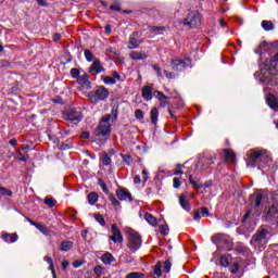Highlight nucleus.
Here are the masks:
<instances>
[{"instance_id": "3", "label": "nucleus", "mask_w": 278, "mask_h": 278, "mask_svg": "<svg viewBox=\"0 0 278 278\" xmlns=\"http://www.w3.org/2000/svg\"><path fill=\"white\" fill-rule=\"evenodd\" d=\"M270 232L268 229L261 227L260 229L256 230V232L252 236L251 239V244L252 247H255L257 249H262V247H266L268 244V235Z\"/></svg>"}, {"instance_id": "55", "label": "nucleus", "mask_w": 278, "mask_h": 278, "mask_svg": "<svg viewBox=\"0 0 278 278\" xmlns=\"http://www.w3.org/2000/svg\"><path fill=\"white\" fill-rule=\"evenodd\" d=\"M164 75H166L168 79H175V74L173 72L164 71Z\"/></svg>"}, {"instance_id": "51", "label": "nucleus", "mask_w": 278, "mask_h": 278, "mask_svg": "<svg viewBox=\"0 0 278 278\" xmlns=\"http://www.w3.org/2000/svg\"><path fill=\"white\" fill-rule=\"evenodd\" d=\"M199 212H200V214H202V216H204V217H207V216H210V211H207V207H200L199 208Z\"/></svg>"}, {"instance_id": "18", "label": "nucleus", "mask_w": 278, "mask_h": 278, "mask_svg": "<svg viewBox=\"0 0 278 278\" xmlns=\"http://www.w3.org/2000/svg\"><path fill=\"white\" fill-rule=\"evenodd\" d=\"M141 97L144 101H151V99H153V87L144 86L141 91Z\"/></svg>"}, {"instance_id": "24", "label": "nucleus", "mask_w": 278, "mask_h": 278, "mask_svg": "<svg viewBox=\"0 0 278 278\" xmlns=\"http://www.w3.org/2000/svg\"><path fill=\"white\" fill-rule=\"evenodd\" d=\"M77 83L83 86V88H90L91 83H90V76L88 74H84L77 79Z\"/></svg>"}, {"instance_id": "25", "label": "nucleus", "mask_w": 278, "mask_h": 278, "mask_svg": "<svg viewBox=\"0 0 278 278\" xmlns=\"http://www.w3.org/2000/svg\"><path fill=\"white\" fill-rule=\"evenodd\" d=\"M152 273H150L151 277H162V262H157L154 266H152Z\"/></svg>"}, {"instance_id": "41", "label": "nucleus", "mask_w": 278, "mask_h": 278, "mask_svg": "<svg viewBox=\"0 0 278 278\" xmlns=\"http://www.w3.org/2000/svg\"><path fill=\"white\" fill-rule=\"evenodd\" d=\"M103 81H104V84L110 85V86H114V84H116V79H114L111 76H105L103 78Z\"/></svg>"}, {"instance_id": "11", "label": "nucleus", "mask_w": 278, "mask_h": 278, "mask_svg": "<svg viewBox=\"0 0 278 278\" xmlns=\"http://www.w3.org/2000/svg\"><path fill=\"white\" fill-rule=\"evenodd\" d=\"M140 45H142V40H140V35H138V31L132 33L128 40V49H138Z\"/></svg>"}, {"instance_id": "30", "label": "nucleus", "mask_w": 278, "mask_h": 278, "mask_svg": "<svg viewBox=\"0 0 278 278\" xmlns=\"http://www.w3.org/2000/svg\"><path fill=\"white\" fill-rule=\"evenodd\" d=\"M160 116V111L157 108H153L150 112V118L152 121V125H157V118Z\"/></svg>"}, {"instance_id": "47", "label": "nucleus", "mask_w": 278, "mask_h": 278, "mask_svg": "<svg viewBox=\"0 0 278 278\" xmlns=\"http://www.w3.org/2000/svg\"><path fill=\"white\" fill-rule=\"evenodd\" d=\"M173 186H174V188H176V189L181 188V180H180L179 178L175 177V178L173 179Z\"/></svg>"}, {"instance_id": "31", "label": "nucleus", "mask_w": 278, "mask_h": 278, "mask_svg": "<svg viewBox=\"0 0 278 278\" xmlns=\"http://www.w3.org/2000/svg\"><path fill=\"white\" fill-rule=\"evenodd\" d=\"M87 201L90 205H94V203L99 201V194H97V192H90L87 195Z\"/></svg>"}, {"instance_id": "58", "label": "nucleus", "mask_w": 278, "mask_h": 278, "mask_svg": "<svg viewBox=\"0 0 278 278\" xmlns=\"http://www.w3.org/2000/svg\"><path fill=\"white\" fill-rule=\"evenodd\" d=\"M123 159H124V163H125L127 166H129V165L131 164V162L129 161V160H131V156H129V155H124Z\"/></svg>"}, {"instance_id": "35", "label": "nucleus", "mask_w": 278, "mask_h": 278, "mask_svg": "<svg viewBox=\"0 0 278 278\" xmlns=\"http://www.w3.org/2000/svg\"><path fill=\"white\" fill-rule=\"evenodd\" d=\"M98 186H100V188L102 189V192H104V194H110V189H108V185L105 184L104 179L99 178Z\"/></svg>"}, {"instance_id": "50", "label": "nucleus", "mask_w": 278, "mask_h": 278, "mask_svg": "<svg viewBox=\"0 0 278 278\" xmlns=\"http://www.w3.org/2000/svg\"><path fill=\"white\" fill-rule=\"evenodd\" d=\"M71 75L74 79H78L80 76H79V71L77 68H72L71 70Z\"/></svg>"}, {"instance_id": "16", "label": "nucleus", "mask_w": 278, "mask_h": 278, "mask_svg": "<svg viewBox=\"0 0 278 278\" xmlns=\"http://www.w3.org/2000/svg\"><path fill=\"white\" fill-rule=\"evenodd\" d=\"M117 194V199H119V201H134V198H131V193L129 191H127L126 189H118L116 191Z\"/></svg>"}, {"instance_id": "40", "label": "nucleus", "mask_w": 278, "mask_h": 278, "mask_svg": "<svg viewBox=\"0 0 278 278\" xmlns=\"http://www.w3.org/2000/svg\"><path fill=\"white\" fill-rule=\"evenodd\" d=\"M135 118H137V121H142L144 118V112H142L140 109H137L135 111Z\"/></svg>"}, {"instance_id": "1", "label": "nucleus", "mask_w": 278, "mask_h": 278, "mask_svg": "<svg viewBox=\"0 0 278 278\" xmlns=\"http://www.w3.org/2000/svg\"><path fill=\"white\" fill-rule=\"evenodd\" d=\"M110 121L112 123H116L118 121V111L116 109H112L111 114L102 116L96 129V136L99 138H101V136H110L112 132V125L110 124Z\"/></svg>"}, {"instance_id": "46", "label": "nucleus", "mask_w": 278, "mask_h": 278, "mask_svg": "<svg viewBox=\"0 0 278 278\" xmlns=\"http://www.w3.org/2000/svg\"><path fill=\"white\" fill-rule=\"evenodd\" d=\"M16 159L20 160V162H27L29 160V154L20 152V155H17Z\"/></svg>"}, {"instance_id": "54", "label": "nucleus", "mask_w": 278, "mask_h": 278, "mask_svg": "<svg viewBox=\"0 0 278 278\" xmlns=\"http://www.w3.org/2000/svg\"><path fill=\"white\" fill-rule=\"evenodd\" d=\"M153 70L157 74V77H162V68H160V66L153 65Z\"/></svg>"}, {"instance_id": "19", "label": "nucleus", "mask_w": 278, "mask_h": 278, "mask_svg": "<svg viewBox=\"0 0 278 278\" xmlns=\"http://www.w3.org/2000/svg\"><path fill=\"white\" fill-rule=\"evenodd\" d=\"M29 223H30V225H33V227H36V229H38V231L43 233V236H51V230H49V228H47L45 225L36 223L31 219H29Z\"/></svg>"}, {"instance_id": "61", "label": "nucleus", "mask_w": 278, "mask_h": 278, "mask_svg": "<svg viewBox=\"0 0 278 278\" xmlns=\"http://www.w3.org/2000/svg\"><path fill=\"white\" fill-rule=\"evenodd\" d=\"M52 38H53L54 42H60V40H62V35L54 34Z\"/></svg>"}, {"instance_id": "60", "label": "nucleus", "mask_w": 278, "mask_h": 278, "mask_svg": "<svg viewBox=\"0 0 278 278\" xmlns=\"http://www.w3.org/2000/svg\"><path fill=\"white\" fill-rule=\"evenodd\" d=\"M80 138H83V140H88V138H90V132L88 131L81 132Z\"/></svg>"}, {"instance_id": "14", "label": "nucleus", "mask_w": 278, "mask_h": 278, "mask_svg": "<svg viewBox=\"0 0 278 278\" xmlns=\"http://www.w3.org/2000/svg\"><path fill=\"white\" fill-rule=\"evenodd\" d=\"M105 71V67L101 65V61L99 59H96L91 66L89 67V73H94L96 75H99L100 73H103Z\"/></svg>"}, {"instance_id": "42", "label": "nucleus", "mask_w": 278, "mask_h": 278, "mask_svg": "<svg viewBox=\"0 0 278 278\" xmlns=\"http://www.w3.org/2000/svg\"><path fill=\"white\" fill-rule=\"evenodd\" d=\"M94 218H96V220H97L102 227H104V225H105V218L103 217V215H101V214H96V215H94Z\"/></svg>"}, {"instance_id": "29", "label": "nucleus", "mask_w": 278, "mask_h": 278, "mask_svg": "<svg viewBox=\"0 0 278 278\" xmlns=\"http://www.w3.org/2000/svg\"><path fill=\"white\" fill-rule=\"evenodd\" d=\"M101 260H102L103 264H105V265H110V264H112V262L115 261L114 255H112V253H110V252L104 253L102 255Z\"/></svg>"}, {"instance_id": "27", "label": "nucleus", "mask_w": 278, "mask_h": 278, "mask_svg": "<svg viewBox=\"0 0 278 278\" xmlns=\"http://www.w3.org/2000/svg\"><path fill=\"white\" fill-rule=\"evenodd\" d=\"M100 164L102 166H110V164H112V157L108 154V152L101 154Z\"/></svg>"}, {"instance_id": "23", "label": "nucleus", "mask_w": 278, "mask_h": 278, "mask_svg": "<svg viewBox=\"0 0 278 278\" xmlns=\"http://www.w3.org/2000/svg\"><path fill=\"white\" fill-rule=\"evenodd\" d=\"M129 56L132 60H147V58H149V54H147V52L144 51H131L129 53Z\"/></svg>"}, {"instance_id": "45", "label": "nucleus", "mask_w": 278, "mask_h": 278, "mask_svg": "<svg viewBox=\"0 0 278 278\" xmlns=\"http://www.w3.org/2000/svg\"><path fill=\"white\" fill-rule=\"evenodd\" d=\"M219 264L220 266L227 268V266H229V260L227 258V256H220Z\"/></svg>"}, {"instance_id": "44", "label": "nucleus", "mask_w": 278, "mask_h": 278, "mask_svg": "<svg viewBox=\"0 0 278 278\" xmlns=\"http://www.w3.org/2000/svg\"><path fill=\"white\" fill-rule=\"evenodd\" d=\"M45 205H48V207H53L55 205V200L52 198H46L43 200Z\"/></svg>"}, {"instance_id": "12", "label": "nucleus", "mask_w": 278, "mask_h": 278, "mask_svg": "<svg viewBox=\"0 0 278 278\" xmlns=\"http://www.w3.org/2000/svg\"><path fill=\"white\" fill-rule=\"evenodd\" d=\"M265 220H273L275 218H278V203L271 204V206L266 211L264 214Z\"/></svg>"}, {"instance_id": "37", "label": "nucleus", "mask_w": 278, "mask_h": 278, "mask_svg": "<svg viewBox=\"0 0 278 278\" xmlns=\"http://www.w3.org/2000/svg\"><path fill=\"white\" fill-rule=\"evenodd\" d=\"M0 197H12V191L0 186Z\"/></svg>"}, {"instance_id": "28", "label": "nucleus", "mask_w": 278, "mask_h": 278, "mask_svg": "<svg viewBox=\"0 0 278 278\" xmlns=\"http://www.w3.org/2000/svg\"><path fill=\"white\" fill-rule=\"evenodd\" d=\"M43 260L49 264L52 277L58 278V275L55 274V266L53 265V258L51 256H45Z\"/></svg>"}, {"instance_id": "6", "label": "nucleus", "mask_w": 278, "mask_h": 278, "mask_svg": "<svg viewBox=\"0 0 278 278\" xmlns=\"http://www.w3.org/2000/svg\"><path fill=\"white\" fill-rule=\"evenodd\" d=\"M264 200V193L262 190L256 191L252 195L251 205L253 210H255V216H260L262 214V201Z\"/></svg>"}, {"instance_id": "17", "label": "nucleus", "mask_w": 278, "mask_h": 278, "mask_svg": "<svg viewBox=\"0 0 278 278\" xmlns=\"http://www.w3.org/2000/svg\"><path fill=\"white\" fill-rule=\"evenodd\" d=\"M212 164H214V159H212V157L203 156L202 159H200V162H199V166H200L201 170H207V168H210V166H212Z\"/></svg>"}, {"instance_id": "20", "label": "nucleus", "mask_w": 278, "mask_h": 278, "mask_svg": "<svg viewBox=\"0 0 278 278\" xmlns=\"http://www.w3.org/2000/svg\"><path fill=\"white\" fill-rule=\"evenodd\" d=\"M212 242H214V244H217V247H220V244H229V240H227L225 235L220 233L213 236Z\"/></svg>"}, {"instance_id": "57", "label": "nucleus", "mask_w": 278, "mask_h": 278, "mask_svg": "<svg viewBox=\"0 0 278 278\" xmlns=\"http://www.w3.org/2000/svg\"><path fill=\"white\" fill-rule=\"evenodd\" d=\"M193 219L195 220H201V212L197 210L193 214Z\"/></svg>"}, {"instance_id": "38", "label": "nucleus", "mask_w": 278, "mask_h": 278, "mask_svg": "<svg viewBox=\"0 0 278 278\" xmlns=\"http://www.w3.org/2000/svg\"><path fill=\"white\" fill-rule=\"evenodd\" d=\"M126 278H144V274L138 273V271H132L129 273Z\"/></svg>"}, {"instance_id": "48", "label": "nucleus", "mask_w": 278, "mask_h": 278, "mask_svg": "<svg viewBox=\"0 0 278 278\" xmlns=\"http://www.w3.org/2000/svg\"><path fill=\"white\" fill-rule=\"evenodd\" d=\"M109 201L112 203L114 207H117V205H121V202H118L114 195H110Z\"/></svg>"}, {"instance_id": "59", "label": "nucleus", "mask_w": 278, "mask_h": 278, "mask_svg": "<svg viewBox=\"0 0 278 278\" xmlns=\"http://www.w3.org/2000/svg\"><path fill=\"white\" fill-rule=\"evenodd\" d=\"M101 270H103V268L100 265L93 268L94 275H101Z\"/></svg>"}, {"instance_id": "63", "label": "nucleus", "mask_w": 278, "mask_h": 278, "mask_svg": "<svg viewBox=\"0 0 278 278\" xmlns=\"http://www.w3.org/2000/svg\"><path fill=\"white\" fill-rule=\"evenodd\" d=\"M142 182V179H140V175H136L134 177V184H141Z\"/></svg>"}, {"instance_id": "7", "label": "nucleus", "mask_w": 278, "mask_h": 278, "mask_svg": "<svg viewBox=\"0 0 278 278\" xmlns=\"http://www.w3.org/2000/svg\"><path fill=\"white\" fill-rule=\"evenodd\" d=\"M184 25L187 27L194 28L201 25V14L197 11H192L188 13L187 17L185 18Z\"/></svg>"}, {"instance_id": "34", "label": "nucleus", "mask_w": 278, "mask_h": 278, "mask_svg": "<svg viewBox=\"0 0 278 278\" xmlns=\"http://www.w3.org/2000/svg\"><path fill=\"white\" fill-rule=\"evenodd\" d=\"M262 27L265 29V31H273V29H275V24H273L270 21H263Z\"/></svg>"}, {"instance_id": "21", "label": "nucleus", "mask_w": 278, "mask_h": 278, "mask_svg": "<svg viewBox=\"0 0 278 278\" xmlns=\"http://www.w3.org/2000/svg\"><path fill=\"white\" fill-rule=\"evenodd\" d=\"M1 239L8 244H12L18 240V235L16 232L13 233H3Z\"/></svg>"}, {"instance_id": "22", "label": "nucleus", "mask_w": 278, "mask_h": 278, "mask_svg": "<svg viewBox=\"0 0 278 278\" xmlns=\"http://www.w3.org/2000/svg\"><path fill=\"white\" fill-rule=\"evenodd\" d=\"M266 101H267V104L269 105V108H271V110H275V112H278L277 97H275L273 94H268Z\"/></svg>"}, {"instance_id": "26", "label": "nucleus", "mask_w": 278, "mask_h": 278, "mask_svg": "<svg viewBox=\"0 0 278 278\" xmlns=\"http://www.w3.org/2000/svg\"><path fill=\"white\" fill-rule=\"evenodd\" d=\"M179 203L182 210H186V212H190V202L186 199V194L182 193L181 195H179Z\"/></svg>"}, {"instance_id": "56", "label": "nucleus", "mask_w": 278, "mask_h": 278, "mask_svg": "<svg viewBox=\"0 0 278 278\" xmlns=\"http://www.w3.org/2000/svg\"><path fill=\"white\" fill-rule=\"evenodd\" d=\"M151 31H165V28L160 26H152Z\"/></svg>"}, {"instance_id": "15", "label": "nucleus", "mask_w": 278, "mask_h": 278, "mask_svg": "<svg viewBox=\"0 0 278 278\" xmlns=\"http://www.w3.org/2000/svg\"><path fill=\"white\" fill-rule=\"evenodd\" d=\"M225 156H224V162L226 164H236V153L233 150H224Z\"/></svg>"}, {"instance_id": "9", "label": "nucleus", "mask_w": 278, "mask_h": 278, "mask_svg": "<svg viewBox=\"0 0 278 278\" xmlns=\"http://www.w3.org/2000/svg\"><path fill=\"white\" fill-rule=\"evenodd\" d=\"M65 116L70 123L73 125H77L78 123H81V112L77 111L76 109H70L65 112Z\"/></svg>"}, {"instance_id": "53", "label": "nucleus", "mask_w": 278, "mask_h": 278, "mask_svg": "<svg viewBox=\"0 0 278 278\" xmlns=\"http://www.w3.org/2000/svg\"><path fill=\"white\" fill-rule=\"evenodd\" d=\"M110 10H114L115 12H121V4H118V3L112 4L110 7Z\"/></svg>"}, {"instance_id": "49", "label": "nucleus", "mask_w": 278, "mask_h": 278, "mask_svg": "<svg viewBox=\"0 0 278 278\" xmlns=\"http://www.w3.org/2000/svg\"><path fill=\"white\" fill-rule=\"evenodd\" d=\"M251 216H255V214H253V211H248L243 216L242 223H247Z\"/></svg>"}, {"instance_id": "13", "label": "nucleus", "mask_w": 278, "mask_h": 278, "mask_svg": "<svg viewBox=\"0 0 278 278\" xmlns=\"http://www.w3.org/2000/svg\"><path fill=\"white\" fill-rule=\"evenodd\" d=\"M153 96L155 97V99H157V101H160V108H166V105H168V99L170 98L166 97L164 92L155 90L153 92Z\"/></svg>"}, {"instance_id": "52", "label": "nucleus", "mask_w": 278, "mask_h": 278, "mask_svg": "<svg viewBox=\"0 0 278 278\" xmlns=\"http://www.w3.org/2000/svg\"><path fill=\"white\" fill-rule=\"evenodd\" d=\"M160 233H162V236H168V227L167 226H160Z\"/></svg>"}, {"instance_id": "36", "label": "nucleus", "mask_w": 278, "mask_h": 278, "mask_svg": "<svg viewBox=\"0 0 278 278\" xmlns=\"http://www.w3.org/2000/svg\"><path fill=\"white\" fill-rule=\"evenodd\" d=\"M73 249V242L72 241H63L60 247V251H71Z\"/></svg>"}, {"instance_id": "33", "label": "nucleus", "mask_w": 278, "mask_h": 278, "mask_svg": "<svg viewBox=\"0 0 278 278\" xmlns=\"http://www.w3.org/2000/svg\"><path fill=\"white\" fill-rule=\"evenodd\" d=\"M189 184H191L192 188H194L195 190H201V188H203V184H201L200 180H194L192 176H189Z\"/></svg>"}, {"instance_id": "2", "label": "nucleus", "mask_w": 278, "mask_h": 278, "mask_svg": "<svg viewBox=\"0 0 278 278\" xmlns=\"http://www.w3.org/2000/svg\"><path fill=\"white\" fill-rule=\"evenodd\" d=\"M262 162H268V151L255 148L248 152V166L255 167Z\"/></svg>"}, {"instance_id": "32", "label": "nucleus", "mask_w": 278, "mask_h": 278, "mask_svg": "<svg viewBox=\"0 0 278 278\" xmlns=\"http://www.w3.org/2000/svg\"><path fill=\"white\" fill-rule=\"evenodd\" d=\"M144 218L147 223H149V225H152V227H155V225H157V219L153 215H151V213H146Z\"/></svg>"}, {"instance_id": "5", "label": "nucleus", "mask_w": 278, "mask_h": 278, "mask_svg": "<svg viewBox=\"0 0 278 278\" xmlns=\"http://www.w3.org/2000/svg\"><path fill=\"white\" fill-rule=\"evenodd\" d=\"M110 97V90L105 87H99L96 91L90 93L91 103H99V101H105Z\"/></svg>"}, {"instance_id": "8", "label": "nucleus", "mask_w": 278, "mask_h": 278, "mask_svg": "<svg viewBox=\"0 0 278 278\" xmlns=\"http://www.w3.org/2000/svg\"><path fill=\"white\" fill-rule=\"evenodd\" d=\"M192 64V61L190 58H185V59H173L172 60V68L173 71H186L188 66Z\"/></svg>"}, {"instance_id": "64", "label": "nucleus", "mask_w": 278, "mask_h": 278, "mask_svg": "<svg viewBox=\"0 0 278 278\" xmlns=\"http://www.w3.org/2000/svg\"><path fill=\"white\" fill-rule=\"evenodd\" d=\"M113 79L121 80V74H118V72H113Z\"/></svg>"}, {"instance_id": "62", "label": "nucleus", "mask_w": 278, "mask_h": 278, "mask_svg": "<svg viewBox=\"0 0 278 278\" xmlns=\"http://www.w3.org/2000/svg\"><path fill=\"white\" fill-rule=\"evenodd\" d=\"M36 1H37L38 5H41L42 8H47V5H49L47 3V1H45V0H36Z\"/></svg>"}, {"instance_id": "43", "label": "nucleus", "mask_w": 278, "mask_h": 278, "mask_svg": "<svg viewBox=\"0 0 278 278\" xmlns=\"http://www.w3.org/2000/svg\"><path fill=\"white\" fill-rule=\"evenodd\" d=\"M173 264L170 263V260H166L164 262V273H170V268H172Z\"/></svg>"}, {"instance_id": "4", "label": "nucleus", "mask_w": 278, "mask_h": 278, "mask_svg": "<svg viewBox=\"0 0 278 278\" xmlns=\"http://www.w3.org/2000/svg\"><path fill=\"white\" fill-rule=\"evenodd\" d=\"M140 247H142V238L137 231L130 230L128 232V242H127V248L129 249L130 253H136V251L140 249Z\"/></svg>"}, {"instance_id": "10", "label": "nucleus", "mask_w": 278, "mask_h": 278, "mask_svg": "<svg viewBox=\"0 0 278 278\" xmlns=\"http://www.w3.org/2000/svg\"><path fill=\"white\" fill-rule=\"evenodd\" d=\"M112 236L109 237V240H112V242L123 244L124 238L123 233L121 232V229H118V226L116 224L112 225L111 227Z\"/></svg>"}, {"instance_id": "39", "label": "nucleus", "mask_w": 278, "mask_h": 278, "mask_svg": "<svg viewBox=\"0 0 278 278\" xmlns=\"http://www.w3.org/2000/svg\"><path fill=\"white\" fill-rule=\"evenodd\" d=\"M85 58H86L87 62H92V60H94V54H92V51L86 49Z\"/></svg>"}]
</instances>
